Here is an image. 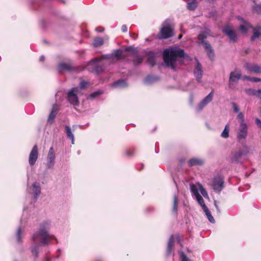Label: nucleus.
<instances>
[{"instance_id":"1","label":"nucleus","mask_w":261,"mask_h":261,"mask_svg":"<svg viewBox=\"0 0 261 261\" xmlns=\"http://www.w3.org/2000/svg\"><path fill=\"white\" fill-rule=\"evenodd\" d=\"M185 52L183 49L169 47L165 49L163 53V58L165 64L171 69H175V65L178 58H183Z\"/></svg>"},{"instance_id":"2","label":"nucleus","mask_w":261,"mask_h":261,"mask_svg":"<svg viewBox=\"0 0 261 261\" xmlns=\"http://www.w3.org/2000/svg\"><path fill=\"white\" fill-rule=\"evenodd\" d=\"M49 229V225L47 222L42 223L40 225L39 230L32 236V240L35 244L39 240H41V243L44 245H47L49 244L50 240L56 239L55 237L48 233V230Z\"/></svg>"},{"instance_id":"3","label":"nucleus","mask_w":261,"mask_h":261,"mask_svg":"<svg viewBox=\"0 0 261 261\" xmlns=\"http://www.w3.org/2000/svg\"><path fill=\"white\" fill-rule=\"evenodd\" d=\"M210 35V31L201 32L198 36L197 38L200 41L199 44L203 45L204 48L206 52L207 55L211 61H213L215 57V54L211 45L207 41H205L208 36Z\"/></svg>"},{"instance_id":"4","label":"nucleus","mask_w":261,"mask_h":261,"mask_svg":"<svg viewBox=\"0 0 261 261\" xmlns=\"http://www.w3.org/2000/svg\"><path fill=\"white\" fill-rule=\"evenodd\" d=\"M128 55L123 53V51L121 49H116L112 54L102 55V59L105 60H110L111 62H116L122 59H124Z\"/></svg>"},{"instance_id":"5","label":"nucleus","mask_w":261,"mask_h":261,"mask_svg":"<svg viewBox=\"0 0 261 261\" xmlns=\"http://www.w3.org/2000/svg\"><path fill=\"white\" fill-rule=\"evenodd\" d=\"M173 29L169 25L163 26L158 34L159 39H168L173 36Z\"/></svg>"},{"instance_id":"6","label":"nucleus","mask_w":261,"mask_h":261,"mask_svg":"<svg viewBox=\"0 0 261 261\" xmlns=\"http://www.w3.org/2000/svg\"><path fill=\"white\" fill-rule=\"evenodd\" d=\"M248 134V126L245 124H240L239 127L238 129L237 138L239 142L245 141Z\"/></svg>"},{"instance_id":"7","label":"nucleus","mask_w":261,"mask_h":261,"mask_svg":"<svg viewBox=\"0 0 261 261\" xmlns=\"http://www.w3.org/2000/svg\"><path fill=\"white\" fill-rule=\"evenodd\" d=\"M102 60H105V59H102V56L95 58L89 62L88 67L92 66L93 68L92 71L97 73L101 72L102 70V68L100 62Z\"/></svg>"},{"instance_id":"8","label":"nucleus","mask_w":261,"mask_h":261,"mask_svg":"<svg viewBox=\"0 0 261 261\" xmlns=\"http://www.w3.org/2000/svg\"><path fill=\"white\" fill-rule=\"evenodd\" d=\"M224 179L221 176L216 177L213 179V188L217 192L220 193L224 187Z\"/></svg>"},{"instance_id":"9","label":"nucleus","mask_w":261,"mask_h":261,"mask_svg":"<svg viewBox=\"0 0 261 261\" xmlns=\"http://www.w3.org/2000/svg\"><path fill=\"white\" fill-rule=\"evenodd\" d=\"M223 32L228 36L229 40L233 42L238 40V36L236 32L233 30L229 25H226L223 29Z\"/></svg>"},{"instance_id":"10","label":"nucleus","mask_w":261,"mask_h":261,"mask_svg":"<svg viewBox=\"0 0 261 261\" xmlns=\"http://www.w3.org/2000/svg\"><path fill=\"white\" fill-rule=\"evenodd\" d=\"M55 154L53 147L49 148L47 157L46 167L48 169L53 168L55 165Z\"/></svg>"},{"instance_id":"11","label":"nucleus","mask_w":261,"mask_h":261,"mask_svg":"<svg viewBox=\"0 0 261 261\" xmlns=\"http://www.w3.org/2000/svg\"><path fill=\"white\" fill-rule=\"evenodd\" d=\"M38 147H37V145H35L33 146V147L30 153V155H29V162L31 166H33L35 164V163L38 159Z\"/></svg>"},{"instance_id":"12","label":"nucleus","mask_w":261,"mask_h":261,"mask_svg":"<svg viewBox=\"0 0 261 261\" xmlns=\"http://www.w3.org/2000/svg\"><path fill=\"white\" fill-rule=\"evenodd\" d=\"M77 91V88H72L67 93V98L69 102L73 105H78L79 101L77 95L75 92Z\"/></svg>"},{"instance_id":"13","label":"nucleus","mask_w":261,"mask_h":261,"mask_svg":"<svg viewBox=\"0 0 261 261\" xmlns=\"http://www.w3.org/2000/svg\"><path fill=\"white\" fill-rule=\"evenodd\" d=\"M191 190L194 193L198 203L201 206L203 210H204L207 208V207L204 203V199H203L202 196L199 194L198 191L195 189V186L194 185H192L191 186Z\"/></svg>"},{"instance_id":"14","label":"nucleus","mask_w":261,"mask_h":261,"mask_svg":"<svg viewBox=\"0 0 261 261\" xmlns=\"http://www.w3.org/2000/svg\"><path fill=\"white\" fill-rule=\"evenodd\" d=\"M214 91L212 90L199 104L198 109L199 111H201L209 102L212 101L213 98Z\"/></svg>"},{"instance_id":"15","label":"nucleus","mask_w":261,"mask_h":261,"mask_svg":"<svg viewBox=\"0 0 261 261\" xmlns=\"http://www.w3.org/2000/svg\"><path fill=\"white\" fill-rule=\"evenodd\" d=\"M245 154V153H244L242 150H239L232 153L231 161L232 162L236 164L242 163V157Z\"/></svg>"},{"instance_id":"16","label":"nucleus","mask_w":261,"mask_h":261,"mask_svg":"<svg viewBox=\"0 0 261 261\" xmlns=\"http://www.w3.org/2000/svg\"><path fill=\"white\" fill-rule=\"evenodd\" d=\"M241 73L240 71L234 70L230 73L229 84L230 87L233 83H237L239 80L241 79Z\"/></svg>"},{"instance_id":"17","label":"nucleus","mask_w":261,"mask_h":261,"mask_svg":"<svg viewBox=\"0 0 261 261\" xmlns=\"http://www.w3.org/2000/svg\"><path fill=\"white\" fill-rule=\"evenodd\" d=\"M245 68L251 72L256 74L261 73V66L257 64H250L246 63L245 65Z\"/></svg>"},{"instance_id":"18","label":"nucleus","mask_w":261,"mask_h":261,"mask_svg":"<svg viewBox=\"0 0 261 261\" xmlns=\"http://www.w3.org/2000/svg\"><path fill=\"white\" fill-rule=\"evenodd\" d=\"M58 69L59 72L61 73L64 71H72L74 70V68L69 63H61L58 65Z\"/></svg>"},{"instance_id":"19","label":"nucleus","mask_w":261,"mask_h":261,"mask_svg":"<svg viewBox=\"0 0 261 261\" xmlns=\"http://www.w3.org/2000/svg\"><path fill=\"white\" fill-rule=\"evenodd\" d=\"M202 66L200 64V63L197 62V66L194 70V74L196 77V79L198 82H201V79L202 76Z\"/></svg>"},{"instance_id":"20","label":"nucleus","mask_w":261,"mask_h":261,"mask_svg":"<svg viewBox=\"0 0 261 261\" xmlns=\"http://www.w3.org/2000/svg\"><path fill=\"white\" fill-rule=\"evenodd\" d=\"M245 91L249 95H253L259 98L261 96V89L256 90L252 88H249L245 89Z\"/></svg>"},{"instance_id":"21","label":"nucleus","mask_w":261,"mask_h":261,"mask_svg":"<svg viewBox=\"0 0 261 261\" xmlns=\"http://www.w3.org/2000/svg\"><path fill=\"white\" fill-rule=\"evenodd\" d=\"M147 63L151 66H154L155 63V54L153 52L149 51L147 54Z\"/></svg>"},{"instance_id":"22","label":"nucleus","mask_w":261,"mask_h":261,"mask_svg":"<svg viewBox=\"0 0 261 261\" xmlns=\"http://www.w3.org/2000/svg\"><path fill=\"white\" fill-rule=\"evenodd\" d=\"M174 245V237L171 235L168 241V244L167 247V254L170 255L172 252L173 246Z\"/></svg>"},{"instance_id":"23","label":"nucleus","mask_w":261,"mask_h":261,"mask_svg":"<svg viewBox=\"0 0 261 261\" xmlns=\"http://www.w3.org/2000/svg\"><path fill=\"white\" fill-rule=\"evenodd\" d=\"M144 60L143 56L139 55L137 53L133 56V63L135 66L141 64Z\"/></svg>"},{"instance_id":"24","label":"nucleus","mask_w":261,"mask_h":261,"mask_svg":"<svg viewBox=\"0 0 261 261\" xmlns=\"http://www.w3.org/2000/svg\"><path fill=\"white\" fill-rule=\"evenodd\" d=\"M203 163V161L200 159L192 158L189 161L188 165L190 167H192L195 165H202Z\"/></svg>"},{"instance_id":"25","label":"nucleus","mask_w":261,"mask_h":261,"mask_svg":"<svg viewBox=\"0 0 261 261\" xmlns=\"http://www.w3.org/2000/svg\"><path fill=\"white\" fill-rule=\"evenodd\" d=\"M32 187L34 198L36 200L37 199L38 196L40 194L41 188L38 182L34 183Z\"/></svg>"},{"instance_id":"26","label":"nucleus","mask_w":261,"mask_h":261,"mask_svg":"<svg viewBox=\"0 0 261 261\" xmlns=\"http://www.w3.org/2000/svg\"><path fill=\"white\" fill-rule=\"evenodd\" d=\"M260 36H261V27L253 28V35L251 37V40L254 41Z\"/></svg>"},{"instance_id":"27","label":"nucleus","mask_w":261,"mask_h":261,"mask_svg":"<svg viewBox=\"0 0 261 261\" xmlns=\"http://www.w3.org/2000/svg\"><path fill=\"white\" fill-rule=\"evenodd\" d=\"M112 86L115 87L124 88L127 86V84L125 80L121 79L114 82Z\"/></svg>"},{"instance_id":"28","label":"nucleus","mask_w":261,"mask_h":261,"mask_svg":"<svg viewBox=\"0 0 261 261\" xmlns=\"http://www.w3.org/2000/svg\"><path fill=\"white\" fill-rule=\"evenodd\" d=\"M103 39L102 38L96 37L94 39L93 46L95 47H97L101 46L103 44Z\"/></svg>"},{"instance_id":"29","label":"nucleus","mask_w":261,"mask_h":261,"mask_svg":"<svg viewBox=\"0 0 261 261\" xmlns=\"http://www.w3.org/2000/svg\"><path fill=\"white\" fill-rule=\"evenodd\" d=\"M198 5L197 0H192L191 2L188 3L187 8L190 10H194L196 9Z\"/></svg>"},{"instance_id":"30","label":"nucleus","mask_w":261,"mask_h":261,"mask_svg":"<svg viewBox=\"0 0 261 261\" xmlns=\"http://www.w3.org/2000/svg\"><path fill=\"white\" fill-rule=\"evenodd\" d=\"M66 128V133L67 137L72 141V144H73L74 141V136L72 133L70 127L69 126L66 125L65 126Z\"/></svg>"},{"instance_id":"31","label":"nucleus","mask_w":261,"mask_h":261,"mask_svg":"<svg viewBox=\"0 0 261 261\" xmlns=\"http://www.w3.org/2000/svg\"><path fill=\"white\" fill-rule=\"evenodd\" d=\"M39 245L34 244L31 248V251L32 254L35 255L36 258L38 256V248Z\"/></svg>"},{"instance_id":"32","label":"nucleus","mask_w":261,"mask_h":261,"mask_svg":"<svg viewBox=\"0 0 261 261\" xmlns=\"http://www.w3.org/2000/svg\"><path fill=\"white\" fill-rule=\"evenodd\" d=\"M177 205H178V198L175 195L173 197V207H172V212L173 213H176L177 211Z\"/></svg>"},{"instance_id":"33","label":"nucleus","mask_w":261,"mask_h":261,"mask_svg":"<svg viewBox=\"0 0 261 261\" xmlns=\"http://www.w3.org/2000/svg\"><path fill=\"white\" fill-rule=\"evenodd\" d=\"M203 211L205 212V215H206L207 218L208 219V220L211 223H215V219H214V217L212 216V215H211V214L210 211L208 210V208L204 210Z\"/></svg>"},{"instance_id":"34","label":"nucleus","mask_w":261,"mask_h":261,"mask_svg":"<svg viewBox=\"0 0 261 261\" xmlns=\"http://www.w3.org/2000/svg\"><path fill=\"white\" fill-rule=\"evenodd\" d=\"M229 126L228 125H226L225 128L221 133V136L224 138H228L229 137Z\"/></svg>"},{"instance_id":"35","label":"nucleus","mask_w":261,"mask_h":261,"mask_svg":"<svg viewBox=\"0 0 261 261\" xmlns=\"http://www.w3.org/2000/svg\"><path fill=\"white\" fill-rule=\"evenodd\" d=\"M251 27L248 23H247L246 25L241 24L239 27V29L243 33H246L248 31V28Z\"/></svg>"},{"instance_id":"36","label":"nucleus","mask_w":261,"mask_h":261,"mask_svg":"<svg viewBox=\"0 0 261 261\" xmlns=\"http://www.w3.org/2000/svg\"><path fill=\"white\" fill-rule=\"evenodd\" d=\"M55 107L56 106L54 105V107H53V108L51 111V112L49 114V117H48V121H51L52 122L54 119H55V117L56 116V113L55 112Z\"/></svg>"},{"instance_id":"37","label":"nucleus","mask_w":261,"mask_h":261,"mask_svg":"<svg viewBox=\"0 0 261 261\" xmlns=\"http://www.w3.org/2000/svg\"><path fill=\"white\" fill-rule=\"evenodd\" d=\"M238 118L240 120V124H245L244 115L242 112H239L238 115Z\"/></svg>"},{"instance_id":"38","label":"nucleus","mask_w":261,"mask_h":261,"mask_svg":"<svg viewBox=\"0 0 261 261\" xmlns=\"http://www.w3.org/2000/svg\"><path fill=\"white\" fill-rule=\"evenodd\" d=\"M253 11L258 14L261 13V5H256L253 7Z\"/></svg>"},{"instance_id":"39","label":"nucleus","mask_w":261,"mask_h":261,"mask_svg":"<svg viewBox=\"0 0 261 261\" xmlns=\"http://www.w3.org/2000/svg\"><path fill=\"white\" fill-rule=\"evenodd\" d=\"M21 228L19 227L17 231V242L18 243L21 242Z\"/></svg>"},{"instance_id":"40","label":"nucleus","mask_w":261,"mask_h":261,"mask_svg":"<svg viewBox=\"0 0 261 261\" xmlns=\"http://www.w3.org/2000/svg\"><path fill=\"white\" fill-rule=\"evenodd\" d=\"M200 192L201 194L204 197H208V194L207 193V192H206V191L205 190V189L203 187H201L200 188Z\"/></svg>"},{"instance_id":"41","label":"nucleus","mask_w":261,"mask_h":261,"mask_svg":"<svg viewBox=\"0 0 261 261\" xmlns=\"http://www.w3.org/2000/svg\"><path fill=\"white\" fill-rule=\"evenodd\" d=\"M180 258L181 261H190V260L187 257V255L184 253H180Z\"/></svg>"},{"instance_id":"42","label":"nucleus","mask_w":261,"mask_h":261,"mask_svg":"<svg viewBox=\"0 0 261 261\" xmlns=\"http://www.w3.org/2000/svg\"><path fill=\"white\" fill-rule=\"evenodd\" d=\"M125 50L128 52H132L133 56L134 55V54L137 53V51H136L132 46L127 47L125 48Z\"/></svg>"},{"instance_id":"43","label":"nucleus","mask_w":261,"mask_h":261,"mask_svg":"<svg viewBox=\"0 0 261 261\" xmlns=\"http://www.w3.org/2000/svg\"><path fill=\"white\" fill-rule=\"evenodd\" d=\"M88 85V83L85 81L81 82L80 83V86L81 89H84Z\"/></svg>"},{"instance_id":"44","label":"nucleus","mask_w":261,"mask_h":261,"mask_svg":"<svg viewBox=\"0 0 261 261\" xmlns=\"http://www.w3.org/2000/svg\"><path fill=\"white\" fill-rule=\"evenodd\" d=\"M232 107H233V111L235 113H238L239 112V111H240V109L238 107V106H237V105L234 103V102H233L232 103Z\"/></svg>"},{"instance_id":"45","label":"nucleus","mask_w":261,"mask_h":261,"mask_svg":"<svg viewBox=\"0 0 261 261\" xmlns=\"http://www.w3.org/2000/svg\"><path fill=\"white\" fill-rule=\"evenodd\" d=\"M249 81L252 82H261V79L258 77H251L249 78Z\"/></svg>"},{"instance_id":"46","label":"nucleus","mask_w":261,"mask_h":261,"mask_svg":"<svg viewBox=\"0 0 261 261\" xmlns=\"http://www.w3.org/2000/svg\"><path fill=\"white\" fill-rule=\"evenodd\" d=\"M256 124L257 126L261 128V120L259 118H256L255 119Z\"/></svg>"},{"instance_id":"47","label":"nucleus","mask_w":261,"mask_h":261,"mask_svg":"<svg viewBox=\"0 0 261 261\" xmlns=\"http://www.w3.org/2000/svg\"><path fill=\"white\" fill-rule=\"evenodd\" d=\"M121 31L124 33L126 32L127 31V25L125 24L122 25L121 27Z\"/></svg>"},{"instance_id":"48","label":"nucleus","mask_w":261,"mask_h":261,"mask_svg":"<svg viewBox=\"0 0 261 261\" xmlns=\"http://www.w3.org/2000/svg\"><path fill=\"white\" fill-rule=\"evenodd\" d=\"M99 94H100V93L99 92H93V93L91 94L90 96L92 98H95L97 95H98Z\"/></svg>"},{"instance_id":"49","label":"nucleus","mask_w":261,"mask_h":261,"mask_svg":"<svg viewBox=\"0 0 261 261\" xmlns=\"http://www.w3.org/2000/svg\"><path fill=\"white\" fill-rule=\"evenodd\" d=\"M95 31L97 32H102L104 31V29L102 28H96Z\"/></svg>"},{"instance_id":"50","label":"nucleus","mask_w":261,"mask_h":261,"mask_svg":"<svg viewBox=\"0 0 261 261\" xmlns=\"http://www.w3.org/2000/svg\"><path fill=\"white\" fill-rule=\"evenodd\" d=\"M93 261H102V259L100 258H97L94 259Z\"/></svg>"},{"instance_id":"51","label":"nucleus","mask_w":261,"mask_h":261,"mask_svg":"<svg viewBox=\"0 0 261 261\" xmlns=\"http://www.w3.org/2000/svg\"><path fill=\"white\" fill-rule=\"evenodd\" d=\"M215 206H216V208L217 209V210H218L219 212H220V210H219V207H218V205L216 204V202H215Z\"/></svg>"},{"instance_id":"52","label":"nucleus","mask_w":261,"mask_h":261,"mask_svg":"<svg viewBox=\"0 0 261 261\" xmlns=\"http://www.w3.org/2000/svg\"><path fill=\"white\" fill-rule=\"evenodd\" d=\"M215 206H216V208L217 209V210H218L219 212H220V210H219V207H218V205L216 204V202H215Z\"/></svg>"},{"instance_id":"53","label":"nucleus","mask_w":261,"mask_h":261,"mask_svg":"<svg viewBox=\"0 0 261 261\" xmlns=\"http://www.w3.org/2000/svg\"><path fill=\"white\" fill-rule=\"evenodd\" d=\"M126 154H127V155H129V156L132 155V153L129 152H128V151H127V152H126Z\"/></svg>"},{"instance_id":"54","label":"nucleus","mask_w":261,"mask_h":261,"mask_svg":"<svg viewBox=\"0 0 261 261\" xmlns=\"http://www.w3.org/2000/svg\"><path fill=\"white\" fill-rule=\"evenodd\" d=\"M182 35L181 34H180V35H179L178 36V38L179 39H180L182 38Z\"/></svg>"},{"instance_id":"55","label":"nucleus","mask_w":261,"mask_h":261,"mask_svg":"<svg viewBox=\"0 0 261 261\" xmlns=\"http://www.w3.org/2000/svg\"><path fill=\"white\" fill-rule=\"evenodd\" d=\"M249 78H250V77H249V76H245L244 77V79H247V80H249Z\"/></svg>"},{"instance_id":"56","label":"nucleus","mask_w":261,"mask_h":261,"mask_svg":"<svg viewBox=\"0 0 261 261\" xmlns=\"http://www.w3.org/2000/svg\"><path fill=\"white\" fill-rule=\"evenodd\" d=\"M44 60V57H40V60L41 61H43Z\"/></svg>"},{"instance_id":"57","label":"nucleus","mask_w":261,"mask_h":261,"mask_svg":"<svg viewBox=\"0 0 261 261\" xmlns=\"http://www.w3.org/2000/svg\"><path fill=\"white\" fill-rule=\"evenodd\" d=\"M46 261H49V258H46Z\"/></svg>"},{"instance_id":"58","label":"nucleus","mask_w":261,"mask_h":261,"mask_svg":"<svg viewBox=\"0 0 261 261\" xmlns=\"http://www.w3.org/2000/svg\"><path fill=\"white\" fill-rule=\"evenodd\" d=\"M259 98L261 99V96H260V97Z\"/></svg>"}]
</instances>
